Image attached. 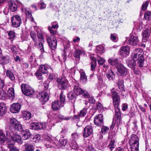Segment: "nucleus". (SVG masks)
Wrapping results in <instances>:
<instances>
[{"instance_id": "1", "label": "nucleus", "mask_w": 151, "mask_h": 151, "mask_svg": "<svg viewBox=\"0 0 151 151\" xmlns=\"http://www.w3.org/2000/svg\"><path fill=\"white\" fill-rule=\"evenodd\" d=\"M111 92L112 95L113 103L115 108V112L113 121H114L115 124L118 127L122 123L121 114L119 108L120 101V97L116 92L114 88H113L111 89Z\"/></svg>"}, {"instance_id": "2", "label": "nucleus", "mask_w": 151, "mask_h": 151, "mask_svg": "<svg viewBox=\"0 0 151 151\" xmlns=\"http://www.w3.org/2000/svg\"><path fill=\"white\" fill-rule=\"evenodd\" d=\"M15 130L22 132L23 129L19 122L16 119L13 118H11L10 119L9 129L7 131L9 130L10 132H12Z\"/></svg>"}, {"instance_id": "3", "label": "nucleus", "mask_w": 151, "mask_h": 151, "mask_svg": "<svg viewBox=\"0 0 151 151\" xmlns=\"http://www.w3.org/2000/svg\"><path fill=\"white\" fill-rule=\"evenodd\" d=\"M6 134L7 138H12L14 142L20 144L22 143V142L21 136L17 134L14 133V132H10L9 130L6 131Z\"/></svg>"}, {"instance_id": "4", "label": "nucleus", "mask_w": 151, "mask_h": 151, "mask_svg": "<svg viewBox=\"0 0 151 151\" xmlns=\"http://www.w3.org/2000/svg\"><path fill=\"white\" fill-rule=\"evenodd\" d=\"M73 92L77 95H81L85 98H88L90 96L86 90H83L78 85H75L73 87Z\"/></svg>"}, {"instance_id": "5", "label": "nucleus", "mask_w": 151, "mask_h": 151, "mask_svg": "<svg viewBox=\"0 0 151 151\" xmlns=\"http://www.w3.org/2000/svg\"><path fill=\"white\" fill-rule=\"evenodd\" d=\"M21 90L23 93L27 96H29L34 94V90L28 85L22 84L21 85Z\"/></svg>"}, {"instance_id": "6", "label": "nucleus", "mask_w": 151, "mask_h": 151, "mask_svg": "<svg viewBox=\"0 0 151 151\" xmlns=\"http://www.w3.org/2000/svg\"><path fill=\"white\" fill-rule=\"evenodd\" d=\"M42 104H44L48 100L49 95L48 92L45 91L40 93L37 96Z\"/></svg>"}, {"instance_id": "7", "label": "nucleus", "mask_w": 151, "mask_h": 151, "mask_svg": "<svg viewBox=\"0 0 151 151\" xmlns=\"http://www.w3.org/2000/svg\"><path fill=\"white\" fill-rule=\"evenodd\" d=\"M144 52L141 49L137 48L135 49L132 55V58L136 61L142 57H143Z\"/></svg>"}, {"instance_id": "8", "label": "nucleus", "mask_w": 151, "mask_h": 151, "mask_svg": "<svg viewBox=\"0 0 151 151\" xmlns=\"http://www.w3.org/2000/svg\"><path fill=\"white\" fill-rule=\"evenodd\" d=\"M11 21L12 26L16 28L19 27L22 22L20 17L17 15H14L12 18Z\"/></svg>"}, {"instance_id": "9", "label": "nucleus", "mask_w": 151, "mask_h": 151, "mask_svg": "<svg viewBox=\"0 0 151 151\" xmlns=\"http://www.w3.org/2000/svg\"><path fill=\"white\" fill-rule=\"evenodd\" d=\"M46 40L50 48L52 50H55L57 45V40L56 38L53 37L52 38L48 36L47 37Z\"/></svg>"}, {"instance_id": "10", "label": "nucleus", "mask_w": 151, "mask_h": 151, "mask_svg": "<svg viewBox=\"0 0 151 151\" xmlns=\"http://www.w3.org/2000/svg\"><path fill=\"white\" fill-rule=\"evenodd\" d=\"M58 86L60 89H65L67 86L68 81L65 77L58 79Z\"/></svg>"}, {"instance_id": "11", "label": "nucleus", "mask_w": 151, "mask_h": 151, "mask_svg": "<svg viewBox=\"0 0 151 151\" xmlns=\"http://www.w3.org/2000/svg\"><path fill=\"white\" fill-rule=\"evenodd\" d=\"M129 50L130 48L129 46H124L121 48L119 54L123 57H126L129 54Z\"/></svg>"}, {"instance_id": "12", "label": "nucleus", "mask_w": 151, "mask_h": 151, "mask_svg": "<svg viewBox=\"0 0 151 151\" xmlns=\"http://www.w3.org/2000/svg\"><path fill=\"white\" fill-rule=\"evenodd\" d=\"M93 133V130L92 126L88 125L84 129L83 135L84 137H86L92 134Z\"/></svg>"}, {"instance_id": "13", "label": "nucleus", "mask_w": 151, "mask_h": 151, "mask_svg": "<svg viewBox=\"0 0 151 151\" xmlns=\"http://www.w3.org/2000/svg\"><path fill=\"white\" fill-rule=\"evenodd\" d=\"M117 70L120 75L122 76H125L127 74V70L124 65L119 64L117 66Z\"/></svg>"}, {"instance_id": "14", "label": "nucleus", "mask_w": 151, "mask_h": 151, "mask_svg": "<svg viewBox=\"0 0 151 151\" xmlns=\"http://www.w3.org/2000/svg\"><path fill=\"white\" fill-rule=\"evenodd\" d=\"M103 115L100 114L95 116L94 122V124L99 126H101L103 124Z\"/></svg>"}, {"instance_id": "15", "label": "nucleus", "mask_w": 151, "mask_h": 151, "mask_svg": "<svg viewBox=\"0 0 151 151\" xmlns=\"http://www.w3.org/2000/svg\"><path fill=\"white\" fill-rule=\"evenodd\" d=\"M21 106L18 103L12 104L10 108V111L12 113H15L19 111Z\"/></svg>"}, {"instance_id": "16", "label": "nucleus", "mask_w": 151, "mask_h": 151, "mask_svg": "<svg viewBox=\"0 0 151 151\" xmlns=\"http://www.w3.org/2000/svg\"><path fill=\"white\" fill-rule=\"evenodd\" d=\"M139 40L138 37L133 35L130 36L128 40V43L133 46H136L138 45Z\"/></svg>"}, {"instance_id": "17", "label": "nucleus", "mask_w": 151, "mask_h": 151, "mask_svg": "<svg viewBox=\"0 0 151 151\" xmlns=\"http://www.w3.org/2000/svg\"><path fill=\"white\" fill-rule=\"evenodd\" d=\"M63 106V104H60L58 100L55 101L52 104V109L54 111H57Z\"/></svg>"}, {"instance_id": "18", "label": "nucleus", "mask_w": 151, "mask_h": 151, "mask_svg": "<svg viewBox=\"0 0 151 151\" xmlns=\"http://www.w3.org/2000/svg\"><path fill=\"white\" fill-rule=\"evenodd\" d=\"M77 95L72 92H70L68 94L67 97L69 100L73 104V106H74V104L76 100V96Z\"/></svg>"}, {"instance_id": "19", "label": "nucleus", "mask_w": 151, "mask_h": 151, "mask_svg": "<svg viewBox=\"0 0 151 151\" xmlns=\"http://www.w3.org/2000/svg\"><path fill=\"white\" fill-rule=\"evenodd\" d=\"M136 60L133 59V60L129 61L127 63L128 66L134 70V73H137V72L135 70L136 64Z\"/></svg>"}, {"instance_id": "20", "label": "nucleus", "mask_w": 151, "mask_h": 151, "mask_svg": "<svg viewBox=\"0 0 151 151\" xmlns=\"http://www.w3.org/2000/svg\"><path fill=\"white\" fill-rule=\"evenodd\" d=\"M0 63L2 65L8 63L9 62V57L8 56H2L0 57Z\"/></svg>"}, {"instance_id": "21", "label": "nucleus", "mask_w": 151, "mask_h": 151, "mask_svg": "<svg viewBox=\"0 0 151 151\" xmlns=\"http://www.w3.org/2000/svg\"><path fill=\"white\" fill-rule=\"evenodd\" d=\"M39 70L43 74H46L48 72V70L49 69L48 66L46 65H42L39 67Z\"/></svg>"}, {"instance_id": "22", "label": "nucleus", "mask_w": 151, "mask_h": 151, "mask_svg": "<svg viewBox=\"0 0 151 151\" xmlns=\"http://www.w3.org/2000/svg\"><path fill=\"white\" fill-rule=\"evenodd\" d=\"M9 9L12 12L16 11L17 9V6L13 1H11L9 3Z\"/></svg>"}, {"instance_id": "23", "label": "nucleus", "mask_w": 151, "mask_h": 151, "mask_svg": "<svg viewBox=\"0 0 151 151\" xmlns=\"http://www.w3.org/2000/svg\"><path fill=\"white\" fill-rule=\"evenodd\" d=\"M6 108L4 103H0V116L4 115L6 112Z\"/></svg>"}, {"instance_id": "24", "label": "nucleus", "mask_w": 151, "mask_h": 151, "mask_svg": "<svg viewBox=\"0 0 151 151\" xmlns=\"http://www.w3.org/2000/svg\"><path fill=\"white\" fill-rule=\"evenodd\" d=\"M106 77L109 80H114L115 78V74L114 72L111 70H109L106 73Z\"/></svg>"}, {"instance_id": "25", "label": "nucleus", "mask_w": 151, "mask_h": 151, "mask_svg": "<svg viewBox=\"0 0 151 151\" xmlns=\"http://www.w3.org/2000/svg\"><path fill=\"white\" fill-rule=\"evenodd\" d=\"M90 59L92 60L91 63V71H93L95 70L96 66V58L92 56L90 57Z\"/></svg>"}, {"instance_id": "26", "label": "nucleus", "mask_w": 151, "mask_h": 151, "mask_svg": "<svg viewBox=\"0 0 151 151\" xmlns=\"http://www.w3.org/2000/svg\"><path fill=\"white\" fill-rule=\"evenodd\" d=\"M139 139L136 135L132 134L131 136V139L129 140V143H139Z\"/></svg>"}, {"instance_id": "27", "label": "nucleus", "mask_w": 151, "mask_h": 151, "mask_svg": "<svg viewBox=\"0 0 151 151\" xmlns=\"http://www.w3.org/2000/svg\"><path fill=\"white\" fill-rule=\"evenodd\" d=\"M14 90L13 88H10L8 91V96L11 100H13L14 98Z\"/></svg>"}, {"instance_id": "28", "label": "nucleus", "mask_w": 151, "mask_h": 151, "mask_svg": "<svg viewBox=\"0 0 151 151\" xmlns=\"http://www.w3.org/2000/svg\"><path fill=\"white\" fill-rule=\"evenodd\" d=\"M130 148L132 151H138L139 149V143H129Z\"/></svg>"}, {"instance_id": "29", "label": "nucleus", "mask_w": 151, "mask_h": 151, "mask_svg": "<svg viewBox=\"0 0 151 151\" xmlns=\"http://www.w3.org/2000/svg\"><path fill=\"white\" fill-rule=\"evenodd\" d=\"M29 60L32 67H35L37 65L36 59L34 56H31Z\"/></svg>"}, {"instance_id": "30", "label": "nucleus", "mask_w": 151, "mask_h": 151, "mask_svg": "<svg viewBox=\"0 0 151 151\" xmlns=\"http://www.w3.org/2000/svg\"><path fill=\"white\" fill-rule=\"evenodd\" d=\"M24 146L25 151H34V148L32 145L26 143Z\"/></svg>"}, {"instance_id": "31", "label": "nucleus", "mask_w": 151, "mask_h": 151, "mask_svg": "<svg viewBox=\"0 0 151 151\" xmlns=\"http://www.w3.org/2000/svg\"><path fill=\"white\" fill-rule=\"evenodd\" d=\"M23 118L25 120H29L31 117V113L28 111H23L22 112Z\"/></svg>"}, {"instance_id": "32", "label": "nucleus", "mask_w": 151, "mask_h": 151, "mask_svg": "<svg viewBox=\"0 0 151 151\" xmlns=\"http://www.w3.org/2000/svg\"><path fill=\"white\" fill-rule=\"evenodd\" d=\"M150 33L149 32V31L147 30H145L143 32V40L144 42H146L148 40L150 36Z\"/></svg>"}, {"instance_id": "33", "label": "nucleus", "mask_w": 151, "mask_h": 151, "mask_svg": "<svg viewBox=\"0 0 151 151\" xmlns=\"http://www.w3.org/2000/svg\"><path fill=\"white\" fill-rule=\"evenodd\" d=\"M6 76L10 79L11 81H15V77L13 73L10 70H8L6 73Z\"/></svg>"}, {"instance_id": "34", "label": "nucleus", "mask_w": 151, "mask_h": 151, "mask_svg": "<svg viewBox=\"0 0 151 151\" xmlns=\"http://www.w3.org/2000/svg\"><path fill=\"white\" fill-rule=\"evenodd\" d=\"M5 85L4 80L1 78H0V88H3ZM4 92L3 91L0 90V99H1L3 96V95L4 94Z\"/></svg>"}, {"instance_id": "35", "label": "nucleus", "mask_w": 151, "mask_h": 151, "mask_svg": "<svg viewBox=\"0 0 151 151\" xmlns=\"http://www.w3.org/2000/svg\"><path fill=\"white\" fill-rule=\"evenodd\" d=\"M69 144L70 147L73 149H76L78 148V146L76 140H70Z\"/></svg>"}, {"instance_id": "36", "label": "nucleus", "mask_w": 151, "mask_h": 151, "mask_svg": "<svg viewBox=\"0 0 151 151\" xmlns=\"http://www.w3.org/2000/svg\"><path fill=\"white\" fill-rule=\"evenodd\" d=\"M108 62L110 64L114 65L118 64L119 61L117 58H110Z\"/></svg>"}, {"instance_id": "37", "label": "nucleus", "mask_w": 151, "mask_h": 151, "mask_svg": "<svg viewBox=\"0 0 151 151\" xmlns=\"http://www.w3.org/2000/svg\"><path fill=\"white\" fill-rule=\"evenodd\" d=\"M117 85L119 87V88L122 91H124V85L123 81L121 80H119L118 83Z\"/></svg>"}, {"instance_id": "38", "label": "nucleus", "mask_w": 151, "mask_h": 151, "mask_svg": "<svg viewBox=\"0 0 151 151\" xmlns=\"http://www.w3.org/2000/svg\"><path fill=\"white\" fill-rule=\"evenodd\" d=\"M31 136V134L29 130H27L24 132L23 134V138L24 140H26L29 138Z\"/></svg>"}, {"instance_id": "39", "label": "nucleus", "mask_w": 151, "mask_h": 151, "mask_svg": "<svg viewBox=\"0 0 151 151\" xmlns=\"http://www.w3.org/2000/svg\"><path fill=\"white\" fill-rule=\"evenodd\" d=\"M30 35L34 42L35 45L37 43L36 33L34 31H32L30 33Z\"/></svg>"}, {"instance_id": "40", "label": "nucleus", "mask_w": 151, "mask_h": 151, "mask_svg": "<svg viewBox=\"0 0 151 151\" xmlns=\"http://www.w3.org/2000/svg\"><path fill=\"white\" fill-rule=\"evenodd\" d=\"M36 124H37V130L42 129L44 128L46 126L45 123L37 122Z\"/></svg>"}, {"instance_id": "41", "label": "nucleus", "mask_w": 151, "mask_h": 151, "mask_svg": "<svg viewBox=\"0 0 151 151\" xmlns=\"http://www.w3.org/2000/svg\"><path fill=\"white\" fill-rule=\"evenodd\" d=\"M137 63L139 66L140 67H142L144 66V59L143 57H142L138 59L137 60Z\"/></svg>"}, {"instance_id": "42", "label": "nucleus", "mask_w": 151, "mask_h": 151, "mask_svg": "<svg viewBox=\"0 0 151 151\" xmlns=\"http://www.w3.org/2000/svg\"><path fill=\"white\" fill-rule=\"evenodd\" d=\"M103 47L102 46H99L96 47L95 50L96 52L98 54H101L103 52Z\"/></svg>"}, {"instance_id": "43", "label": "nucleus", "mask_w": 151, "mask_h": 151, "mask_svg": "<svg viewBox=\"0 0 151 151\" xmlns=\"http://www.w3.org/2000/svg\"><path fill=\"white\" fill-rule=\"evenodd\" d=\"M82 53V52L81 50H76L74 54V56L75 58H80V55Z\"/></svg>"}, {"instance_id": "44", "label": "nucleus", "mask_w": 151, "mask_h": 151, "mask_svg": "<svg viewBox=\"0 0 151 151\" xmlns=\"http://www.w3.org/2000/svg\"><path fill=\"white\" fill-rule=\"evenodd\" d=\"M80 79L84 82H86L87 81V77L83 72H82L81 73Z\"/></svg>"}, {"instance_id": "45", "label": "nucleus", "mask_w": 151, "mask_h": 151, "mask_svg": "<svg viewBox=\"0 0 151 151\" xmlns=\"http://www.w3.org/2000/svg\"><path fill=\"white\" fill-rule=\"evenodd\" d=\"M87 108H85L81 110L80 111L79 116L81 117H84L87 112Z\"/></svg>"}, {"instance_id": "46", "label": "nucleus", "mask_w": 151, "mask_h": 151, "mask_svg": "<svg viewBox=\"0 0 151 151\" xmlns=\"http://www.w3.org/2000/svg\"><path fill=\"white\" fill-rule=\"evenodd\" d=\"M68 142V140L66 139H63L62 138L60 139L59 141V144L60 146H64L66 145Z\"/></svg>"}, {"instance_id": "47", "label": "nucleus", "mask_w": 151, "mask_h": 151, "mask_svg": "<svg viewBox=\"0 0 151 151\" xmlns=\"http://www.w3.org/2000/svg\"><path fill=\"white\" fill-rule=\"evenodd\" d=\"M65 96L64 95L62 91H61L60 95V103L62 104H63L65 101Z\"/></svg>"}, {"instance_id": "48", "label": "nucleus", "mask_w": 151, "mask_h": 151, "mask_svg": "<svg viewBox=\"0 0 151 151\" xmlns=\"http://www.w3.org/2000/svg\"><path fill=\"white\" fill-rule=\"evenodd\" d=\"M35 75L39 80H42L43 79L42 74L39 70H37L35 73Z\"/></svg>"}, {"instance_id": "49", "label": "nucleus", "mask_w": 151, "mask_h": 151, "mask_svg": "<svg viewBox=\"0 0 151 151\" xmlns=\"http://www.w3.org/2000/svg\"><path fill=\"white\" fill-rule=\"evenodd\" d=\"M5 140V137L4 134H3V132H0V142L1 143L4 142Z\"/></svg>"}, {"instance_id": "50", "label": "nucleus", "mask_w": 151, "mask_h": 151, "mask_svg": "<svg viewBox=\"0 0 151 151\" xmlns=\"http://www.w3.org/2000/svg\"><path fill=\"white\" fill-rule=\"evenodd\" d=\"M97 60L98 63L101 65H103L104 63L105 60L99 56L97 58Z\"/></svg>"}, {"instance_id": "51", "label": "nucleus", "mask_w": 151, "mask_h": 151, "mask_svg": "<svg viewBox=\"0 0 151 151\" xmlns=\"http://www.w3.org/2000/svg\"><path fill=\"white\" fill-rule=\"evenodd\" d=\"M144 16L146 20H149L151 17V12H146Z\"/></svg>"}, {"instance_id": "52", "label": "nucleus", "mask_w": 151, "mask_h": 151, "mask_svg": "<svg viewBox=\"0 0 151 151\" xmlns=\"http://www.w3.org/2000/svg\"><path fill=\"white\" fill-rule=\"evenodd\" d=\"M109 130V128L104 126H102L101 129V131L103 134H105L107 133Z\"/></svg>"}, {"instance_id": "53", "label": "nucleus", "mask_w": 151, "mask_h": 151, "mask_svg": "<svg viewBox=\"0 0 151 151\" xmlns=\"http://www.w3.org/2000/svg\"><path fill=\"white\" fill-rule=\"evenodd\" d=\"M148 4L149 2L148 1H147L143 3L142 6V9L143 11H145L146 9Z\"/></svg>"}, {"instance_id": "54", "label": "nucleus", "mask_w": 151, "mask_h": 151, "mask_svg": "<svg viewBox=\"0 0 151 151\" xmlns=\"http://www.w3.org/2000/svg\"><path fill=\"white\" fill-rule=\"evenodd\" d=\"M37 122H33L31 123L30 125V128L32 129H37Z\"/></svg>"}, {"instance_id": "55", "label": "nucleus", "mask_w": 151, "mask_h": 151, "mask_svg": "<svg viewBox=\"0 0 151 151\" xmlns=\"http://www.w3.org/2000/svg\"><path fill=\"white\" fill-rule=\"evenodd\" d=\"M8 34L9 36V38L10 39L14 38L15 36V33L14 31H10Z\"/></svg>"}, {"instance_id": "56", "label": "nucleus", "mask_w": 151, "mask_h": 151, "mask_svg": "<svg viewBox=\"0 0 151 151\" xmlns=\"http://www.w3.org/2000/svg\"><path fill=\"white\" fill-rule=\"evenodd\" d=\"M53 143V141L52 140H50V143L49 141H48L47 142H46V145L47 148H50L52 147V144Z\"/></svg>"}, {"instance_id": "57", "label": "nucleus", "mask_w": 151, "mask_h": 151, "mask_svg": "<svg viewBox=\"0 0 151 151\" xmlns=\"http://www.w3.org/2000/svg\"><path fill=\"white\" fill-rule=\"evenodd\" d=\"M114 141H111L110 144L109 145L108 147H109V148L111 150V151H112L113 149L114 148Z\"/></svg>"}, {"instance_id": "58", "label": "nucleus", "mask_w": 151, "mask_h": 151, "mask_svg": "<svg viewBox=\"0 0 151 151\" xmlns=\"http://www.w3.org/2000/svg\"><path fill=\"white\" fill-rule=\"evenodd\" d=\"M78 137V134L76 133H72L71 134V138L70 140H76Z\"/></svg>"}, {"instance_id": "59", "label": "nucleus", "mask_w": 151, "mask_h": 151, "mask_svg": "<svg viewBox=\"0 0 151 151\" xmlns=\"http://www.w3.org/2000/svg\"><path fill=\"white\" fill-rule=\"evenodd\" d=\"M25 12L26 16L28 17L31 18L32 17L31 12L30 11L26 10H25Z\"/></svg>"}, {"instance_id": "60", "label": "nucleus", "mask_w": 151, "mask_h": 151, "mask_svg": "<svg viewBox=\"0 0 151 151\" xmlns=\"http://www.w3.org/2000/svg\"><path fill=\"white\" fill-rule=\"evenodd\" d=\"M37 45L40 47V49L42 52L43 51L44 47L42 43L40 42Z\"/></svg>"}, {"instance_id": "61", "label": "nucleus", "mask_w": 151, "mask_h": 151, "mask_svg": "<svg viewBox=\"0 0 151 151\" xmlns=\"http://www.w3.org/2000/svg\"><path fill=\"white\" fill-rule=\"evenodd\" d=\"M110 39L113 41L115 42H117V40L116 37L113 34H111L110 36Z\"/></svg>"}, {"instance_id": "62", "label": "nucleus", "mask_w": 151, "mask_h": 151, "mask_svg": "<svg viewBox=\"0 0 151 151\" xmlns=\"http://www.w3.org/2000/svg\"><path fill=\"white\" fill-rule=\"evenodd\" d=\"M48 29L50 31V33L51 35H54L56 34V32L55 31L52 29V28L50 27H48Z\"/></svg>"}, {"instance_id": "63", "label": "nucleus", "mask_w": 151, "mask_h": 151, "mask_svg": "<svg viewBox=\"0 0 151 151\" xmlns=\"http://www.w3.org/2000/svg\"><path fill=\"white\" fill-rule=\"evenodd\" d=\"M22 67L23 68V69L25 70L26 69L28 68L29 65L27 63H23L22 65Z\"/></svg>"}, {"instance_id": "64", "label": "nucleus", "mask_w": 151, "mask_h": 151, "mask_svg": "<svg viewBox=\"0 0 151 151\" xmlns=\"http://www.w3.org/2000/svg\"><path fill=\"white\" fill-rule=\"evenodd\" d=\"M80 116H79V115H75L73 116V120H75V121L78 122L79 120V117Z\"/></svg>"}]
</instances>
